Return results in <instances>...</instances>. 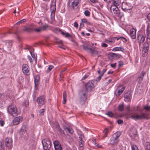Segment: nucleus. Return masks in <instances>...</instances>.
Here are the masks:
<instances>
[{"label": "nucleus", "instance_id": "1", "mask_svg": "<svg viewBox=\"0 0 150 150\" xmlns=\"http://www.w3.org/2000/svg\"><path fill=\"white\" fill-rule=\"evenodd\" d=\"M147 114L146 113H144L143 110H142L136 113L135 115H132L131 116V118L134 120H137L145 119L147 117Z\"/></svg>", "mask_w": 150, "mask_h": 150}, {"label": "nucleus", "instance_id": "2", "mask_svg": "<svg viewBox=\"0 0 150 150\" xmlns=\"http://www.w3.org/2000/svg\"><path fill=\"white\" fill-rule=\"evenodd\" d=\"M7 110L8 112L13 117L18 115L17 108L15 105L12 104L9 105L8 106Z\"/></svg>", "mask_w": 150, "mask_h": 150}, {"label": "nucleus", "instance_id": "3", "mask_svg": "<svg viewBox=\"0 0 150 150\" xmlns=\"http://www.w3.org/2000/svg\"><path fill=\"white\" fill-rule=\"evenodd\" d=\"M120 134V133L119 132H116L113 134L110 139V142L109 143V144L114 145L116 144L119 141L118 138Z\"/></svg>", "mask_w": 150, "mask_h": 150}, {"label": "nucleus", "instance_id": "4", "mask_svg": "<svg viewBox=\"0 0 150 150\" xmlns=\"http://www.w3.org/2000/svg\"><path fill=\"white\" fill-rule=\"evenodd\" d=\"M80 1L81 0H69L67 4L71 8L75 9L77 8L78 5Z\"/></svg>", "mask_w": 150, "mask_h": 150}, {"label": "nucleus", "instance_id": "5", "mask_svg": "<svg viewBox=\"0 0 150 150\" xmlns=\"http://www.w3.org/2000/svg\"><path fill=\"white\" fill-rule=\"evenodd\" d=\"M86 94L87 91L86 90H82L79 93V102L81 105L85 103L86 99Z\"/></svg>", "mask_w": 150, "mask_h": 150}, {"label": "nucleus", "instance_id": "6", "mask_svg": "<svg viewBox=\"0 0 150 150\" xmlns=\"http://www.w3.org/2000/svg\"><path fill=\"white\" fill-rule=\"evenodd\" d=\"M97 80H91L87 82L85 85L86 90H83L87 91V93L88 91H90L93 89L95 87L96 81Z\"/></svg>", "mask_w": 150, "mask_h": 150}, {"label": "nucleus", "instance_id": "7", "mask_svg": "<svg viewBox=\"0 0 150 150\" xmlns=\"http://www.w3.org/2000/svg\"><path fill=\"white\" fill-rule=\"evenodd\" d=\"M44 149L45 150H49L51 148V143L48 139H44L42 142Z\"/></svg>", "mask_w": 150, "mask_h": 150}, {"label": "nucleus", "instance_id": "8", "mask_svg": "<svg viewBox=\"0 0 150 150\" xmlns=\"http://www.w3.org/2000/svg\"><path fill=\"white\" fill-rule=\"evenodd\" d=\"M37 101L39 105H42L45 103V98L44 96H40L37 98Z\"/></svg>", "mask_w": 150, "mask_h": 150}, {"label": "nucleus", "instance_id": "9", "mask_svg": "<svg viewBox=\"0 0 150 150\" xmlns=\"http://www.w3.org/2000/svg\"><path fill=\"white\" fill-rule=\"evenodd\" d=\"M22 70L23 73L25 75H29L30 72L28 69V66L26 64L23 65L22 67Z\"/></svg>", "mask_w": 150, "mask_h": 150}, {"label": "nucleus", "instance_id": "10", "mask_svg": "<svg viewBox=\"0 0 150 150\" xmlns=\"http://www.w3.org/2000/svg\"><path fill=\"white\" fill-rule=\"evenodd\" d=\"M121 56L120 54H116L113 53H110L108 55L109 59L111 61H113L116 57H120Z\"/></svg>", "mask_w": 150, "mask_h": 150}, {"label": "nucleus", "instance_id": "11", "mask_svg": "<svg viewBox=\"0 0 150 150\" xmlns=\"http://www.w3.org/2000/svg\"><path fill=\"white\" fill-rule=\"evenodd\" d=\"M5 145L8 148H11L12 146V140L11 138H6L5 140Z\"/></svg>", "mask_w": 150, "mask_h": 150}, {"label": "nucleus", "instance_id": "12", "mask_svg": "<svg viewBox=\"0 0 150 150\" xmlns=\"http://www.w3.org/2000/svg\"><path fill=\"white\" fill-rule=\"evenodd\" d=\"M55 150H61L62 147L60 143L57 140H55L53 142Z\"/></svg>", "mask_w": 150, "mask_h": 150}, {"label": "nucleus", "instance_id": "13", "mask_svg": "<svg viewBox=\"0 0 150 150\" xmlns=\"http://www.w3.org/2000/svg\"><path fill=\"white\" fill-rule=\"evenodd\" d=\"M145 36L142 34L138 35L137 39L138 42L139 43V45H141L142 43H143L144 41Z\"/></svg>", "mask_w": 150, "mask_h": 150}, {"label": "nucleus", "instance_id": "14", "mask_svg": "<svg viewBox=\"0 0 150 150\" xmlns=\"http://www.w3.org/2000/svg\"><path fill=\"white\" fill-rule=\"evenodd\" d=\"M125 100L126 102L130 101L132 98L131 93L129 92H127L125 95Z\"/></svg>", "mask_w": 150, "mask_h": 150}, {"label": "nucleus", "instance_id": "15", "mask_svg": "<svg viewBox=\"0 0 150 150\" xmlns=\"http://www.w3.org/2000/svg\"><path fill=\"white\" fill-rule=\"evenodd\" d=\"M22 117L21 116L15 118L13 121V124L15 125L18 124L20 122L22 121Z\"/></svg>", "mask_w": 150, "mask_h": 150}, {"label": "nucleus", "instance_id": "16", "mask_svg": "<svg viewBox=\"0 0 150 150\" xmlns=\"http://www.w3.org/2000/svg\"><path fill=\"white\" fill-rule=\"evenodd\" d=\"M130 35L132 39H134L136 38V30L134 28H132L130 30Z\"/></svg>", "mask_w": 150, "mask_h": 150}, {"label": "nucleus", "instance_id": "17", "mask_svg": "<svg viewBox=\"0 0 150 150\" xmlns=\"http://www.w3.org/2000/svg\"><path fill=\"white\" fill-rule=\"evenodd\" d=\"M146 73L145 72L142 71L141 73V75L139 76L137 79V81L139 83H141L142 81L144 76L145 75Z\"/></svg>", "mask_w": 150, "mask_h": 150}, {"label": "nucleus", "instance_id": "18", "mask_svg": "<svg viewBox=\"0 0 150 150\" xmlns=\"http://www.w3.org/2000/svg\"><path fill=\"white\" fill-rule=\"evenodd\" d=\"M113 13L115 16H118L119 17H121L123 16V14L121 13L120 12L118 8L117 9H115L112 12Z\"/></svg>", "mask_w": 150, "mask_h": 150}, {"label": "nucleus", "instance_id": "19", "mask_svg": "<svg viewBox=\"0 0 150 150\" xmlns=\"http://www.w3.org/2000/svg\"><path fill=\"white\" fill-rule=\"evenodd\" d=\"M40 77L39 75H37L34 77V82L35 87L38 86L39 84Z\"/></svg>", "mask_w": 150, "mask_h": 150}, {"label": "nucleus", "instance_id": "20", "mask_svg": "<svg viewBox=\"0 0 150 150\" xmlns=\"http://www.w3.org/2000/svg\"><path fill=\"white\" fill-rule=\"evenodd\" d=\"M146 38L150 40V24H148L147 26L146 30Z\"/></svg>", "mask_w": 150, "mask_h": 150}, {"label": "nucleus", "instance_id": "21", "mask_svg": "<svg viewBox=\"0 0 150 150\" xmlns=\"http://www.w3.org/2000/svg\"><path fill=\"white\" fill-rule=\"evenodd\" d=\"M52 8H53L52 10L51 11V18L52 20H53V19H54V14H55V11L56 9V8L54 6H52L51 7V9Z\"/></svg>", "mask_w": 150, "mask_h": 150}, {"label": "nucleus", "instance_id": "22", "mask_svg": "<svg viewBox=\"0 0 150 150\" xmlns=\"http://www.w3.org/2000/svg\"><path fill=\"white\" fill-rule=\"evenodd\" d=\"M108 131V129L107 128H105L104 129V130L103 131V136L102 137L103 139H105V137H107Z\"/></svg>", "mask_w": 150, "mask_h": 150}, {"label": "nucleus", "instance_id": "23", "mask_svg": "<svg viewBox=\"0 0 150 150\" xmlns=\"http://www.w3.org/2000/svg\"><path fill=\"white\" fill-rule=\"evenodd\" d=\"M122 8L124 10H128L129 9L127 4L126 3L123 2L122 5Z\"/></svg>", "mask_w": 150, "mask_h": 150}, {"label": "nucleus", "instance_id": "24", "mask_svg": "<svg viewBox=\"0 0 150 150\" xmlns=\"http://www.w3.org/2000/svg\"><path fill=\"white\" fill-rule=\"evenodd\" d=\"M125 89L124 87H122L117 92V93H116V95L117 96H120L123 92Z\"/></svg>", "mask_w": 150, "mask_h": 150}, {"label": "nucleus", "instance_id": "25", "mask_svg": "<svg viewBox=\"0 0 150 150\" xmlns=\"http://www.w3.org/2000/svg\"><path fill=\"white\" fill-rule=\"evenodd\" d=\"M112 51H121L124 52L125 51V49L122 47H116L113 48L112 50Z\"/></svg>", "mask_w": 150, "mask_h": 150}, {"label": "nucleus", "instance_id": "26", "mask_svg": "<svg viewBox=\"0 0 150 150\" xmlns=\"http://www.w3.org/2000/svg\"><path fill=\"white\" fill-rule=\"evenodd\" d=\"M148 50L143 48L142 50V54L143 57H145L148 54Z\"/></svg>", "mask_w": 150, "mask_h": 150}, {"label": "nucleus", "instance_id": "27", "mask_svg": "<svg viewBox=\"0 0 150 150\" xmlns=\"http://www.w3.org/2000/svg\"><path fill=\"white\" fill-rule=\"evenodd\" d=\"M63 100L62 103L63 104H64L66 103V102L67 94L66 91H64L63 92Z\"/></svg>", "mask_w": 150, "mask_h": 150}, {"label": "nucleus", "instance_id": "28", "mask_svg": "<svg viewBox=\"0 0 150 150\" xmlns=\"http://www.w3.org/2000/svg\"><path fill=\"white\" fill-rule=\"evenodd\" d=\"M130 136L132 138V139H135V138L137 137V134L134 132L132 131H131L130 132Z\"/></svg>", "mask_w": 150, "mask_h": 150}, {"label": "nucleus", "instance_id": "29", "mask_svg": "<svg viewBox=\"0 0 150 150\" xmlns=\"http://www.w3.org/2000/svg\"><path fill=\"white\" fill-rule=\"evenodd\" d=\"M78 135L79 136V141H84L85 138L84 137V135L82 134H79Z\"/></svg>", "mask_w": 150, "mask_h": 150}, {"label": "nucleus", "instance_id": "30", "mask_svg": "<svg viewBox=\"0 0 150 150\" xmlns=\"http://www.w3.org/2000/svg\"><path fill=\"white\" fill-rule=\"evenodd\" d=\"M112 2L113 4L117 6H119L121 3L120 0H113Z\"/></svg>", "mask_w": 150, "mask_h": 150}, {"label": "nucleus", "instance_id": "31", "mask_svg": "<svg viewBox=\"0 0 150 150\" xmlns=\"http://www.w3.org/2000/svg\"><path fill=\"white\" fill-rule=\"evenodd\" d=\"M118 8L117 7V6L114 5V4H112L111 5V7L110 8V10L111 12H112L113 11L115 10V9H117Z\"/></svg>", "mask_w": 150, "mask_h": 150}, {"label": "nucleus", "instance_id": "32", "mask_svg": "<svg viewBox=\"0 0 150 150\" xmlns=\"http://www.w3.org/2000/svg\"><path fill=\"white\" fill-rule=\"evenodd\" d=\"M23 30L24 31H27L28 32H30L33 30V29L30 27H25L23 29Z\"/></svg>", "mask_w": 150, "mask_h": 150}, {"label": "nucleus", "instance_id": "33", "mask_svg": "<svg viewBox=\"0 0 150 150\" xmlns=\"http://www.w3.org/2000/svg\"><path fill=\"white\" fill-rule=\"evenodd\" d=\"M145 150H150V143L149 142H146L145 143Z\"/></svg>", "mask_w": 150, "mask_h": 150}, {"label": "nucleus", "instance_id": "34", "mask_svg": "<svg viewBox=\"0 0 150 150\" xmlns=\"http://www.w3.org/2000/svg\"><path fill=\"white\" fill-rule=\"evenodd\" d=\"M90 51V53L94 55H96L98 54V52L94 49H91V50Z\"/></svg>", "mask_w": 150, "mask_h": 150}, {"label": "nucleus", "instance_id": "35", "mask_svg": "<svg viewBox=\"0 0 150 150\" xmlns=\"http://www.w3.org/2000/svg\"><path fill=\"white\" fill-rule=\"evenodd\" d=\"M47 5L46 4H45L44 6V7H42L41 9V11L42 12H43V13H44L47 11Z\"/></svg>", "mask_w": 150, "mask_h": 150}, {"label": "nucleus", "instance_id": "36", "mask_svg": "<svg viewBox=\"0 0 150 150\" xmlns=\"http://www.w3.org/2000/svg\"><path fill=\"white\" fill-rule=\"evenodd\" d=\"M34 50L33 49V51H32L31 50H30V53L31 54L32 57L34 59H35V61L36 60L37 61V58H36V56L35 54H33V53Z\"/></svg>", "mask_w": 150, "mask_h": 150}, {"label": "nucleus", "instance_id": "37", "mask_svg": "<svg viewBox=\"0 0 150 150\" xmlns=\"http://www.w3.org/2000/svg\"><path fill=\"white\" fill-rule=\"evenodd\" d=\"M48 25H43L40 28L41 30V31H44L46 30V29L48 28Z\"/></svg>", "mask_w": 150, "mask_h": 150}, {"label": "nucleus", "instance_id": "38", "mask_svg": "<svg viewBox=\"0 0 150 150\" xmlns=\"http://www.w3.org/2000/svg\"><path fill=\"white\" fill-rule=\"evenodd\" d=\"M149 43L147 42H145L144 44L143 48H145L149 50Z\"/></svg>", "mask_w": 150, "mask_h": 150}, {"label": "nucleus", "instance_id": "39", "mask_svg": "<svg viewBox=\"0 0 150 150\" xmlns=\"http://www.w3.org/2000/svg\"><path fill=\"white\" fill-rule=\"evenodd\" d=\"M26 131V128L25 126L23 125L22 126L21 129V131L20 132H21L22 134H23Z\"/></svg>", "mask_w": 150, "mask_h": 150}, {"label": "nucleus", "instance_id": "40", "mask_svg": "<svg viewBox=\"0 0 150 150\" xmlns=\"http://www.w3.org/2000/svg\"><path fill=\"white\" fill-rule=\"evenodd\" d=\"M118 109L120 111H123L124 109L123 104L119 105L118 106Z\"/></svg>", "mask_w": 150, "mask_h": 150}, {"label": "nucleus", "instance_id": "41", "mask_svg": "<svg viewBox=\"0 0 150 150\" xmlns=\"http://www.w3.org/2000/svg\"><path fill=\"white\" fill-rule=\"evenodd\" d=\"M64 130L65 131H66L67 130L71 134H72L74 132V131L73 129L69 127L67 128L66 129H64Z\"/></svg>", "mask_w": 150, "mask_h": 150}, {"label": "nucleus", "instance_id": "42", "mask_svg": "<svg viewBox=\"0 0 150 150\" xmlns=\"http://www.w3.org/2000/svg\"><path fill=\"white\" fill-rule=\"evenodd\" d=\"M114 38L116 39L117 40H118L120 39H124L125 40V42H127V39L123 37H122L118 36V37H115Z\"/></svg>", "mask_w": 150, "mask_h": 150}, {"label": "nucleus", "instance_id": "43", "mask_svg": "<svg viewBox=\"0 0 150 150\" xmlns=\"http://www.w3.org/2000/svg\"><path fill=\"white\" fill-rule=\"evenodd\" d=\"M26 20L25 19H23L19 21H18L17 23L15 25H19L20 24L23 23L25 22Z\"/></svg>", "mask_w": 150, "mask_h": 150}, {"label": "nucleus", "instance_id": "44", "mask_svg": "<svg viewBox=\"0 0 150 150\" xmlns=\"http://www.w3.org/2000/svg\"><path fill=\"white\" fill-rule=\"evenodd\" d=\"M83 47L84 49L86 50H89L91 51L92 49L91 47H89L88 45H83Z\"/></svg>", "mask_w": 150, "mask_h": 150}, {"label": "nucleus", "instance_id": "45", "mask_svg": "<svg viewBox=\"0 0 150 150\" xmlns=\"http://www.w3.org/2000/svg\"><path fill=\"white\" fill-rule=\"evenodd\" d=\"M106 114L107 115L111 117H112L113 116V113L110 111L108 112Z\"/></svg>", "mask_w": 150, "mask_h": 150}, {"label": "nucleus", "instance_id": "46", "mask_svg": "<svg viewBox=\"0 0 150 150\" xmlns=\"http://www.w3.org/2000/svg\"><path fill=\"white\" fill-rule=\"evenodd\" d=\"M54 67V66L52 65H50L47 70V72H49Z\"/></svg>", "mask_w": 150, "mask_h": 150}, {"label": "nucleus", "instance_id": "47", "mask_svg": "<svg viewBox=\"0 0 150 150\" xmlns=\"http://www.w3.org/2000/svg\"><path fill=\"white\" fill-rule=\"evenodd\" d=\"M84 142V141H79V145L81 147H83Z\"/></svg>", "mask_w": 150, "mask_h": 150}, {"label": "nucleus", "instance_id": "48", "mask_svg": "<svg viewBox=\"0 0 150 150\" xmlns=\"http://www.w3.org/2000/svg\"><path fill=\"white\" fill-rule=\"evenodd\" d=\"M144 109L146 111H149L150 110V106H145L144 107Z\"/></svg>", "mask_w": 150, "mask_h": 150}, {"label": "nucleus", "instance_id": "49", "mask_svg": "<svg viewBox=\"0 0 150 150\" xmlns=\"http://www.w3.org/2000/svg\"><path fill=\"white\" fill-rule=\"evenodd\" d=\"M132 150H138V149L136 145H133L132 146Z\"/></svg>", "mask_w": 150, "mask_h": 150}, {"label": "nucleus", "instance_id": "50", "mask_svg": "<svg viewBox=\"0 0 150 150\" xmlns=\"http://www.w3.org/2000/svg\"><path fill=\"white\" fill-rule=\"evenodd\" d=\"M84 14L86 16H88L90 14V13L89 11L88 10H86L84 11Z\"/></svg>", "mask_w": 150, "mask_h": 150}, {"label": "nucleus", "instance_id": "51", "mask_svg": "<svg viewBox=\"0 0 150 150\" xmlns=\"http://www.w3.org/2000/svg\"><path fill=\"white\" fill-rule=\"evenodd\" d=\"M118 64V67L119 68L121 67L123 64V62L121 61H119Z\"/></svg>", "mask_w": 150, "mask_h": 150}, {"label": "nucleus", "instance_id": "52", "mask_svg": "<svg viewBox=\"0 0 150 150\" xmlns=\"http://www.w3.org/2000/svg\"><path fill=\"white\" fill-rule=\"evenodd\" d=\"M25 49H28L29 50V52H30V50H31L32 51V50H33V48L31 46H27L25 48Z\"/></svg>", "mask_w": 150, "mask_h": 150}, {"label": "nucleus", "instance_id": "53", "mask_svg": "<svg viewBox=\"0 0 150 150\" xmlns=\"http://www.w3.org/2000/svg\"><path fill=\"white\" fill-rule=\"evenodd\" d=\"M23 105L25 107H27L29 105V101L28 100H26L24 102Z\"/></svg>", "mask_w": 150, "mask_h": 150}, {"label": "nucleus", "instance_id": "54", "mask_svg": "<svg viewBox=\"0 0 150 150\" xmlns=\"http://www.w3.org/2000/svg\"><path fill=\"white\" fill-rule=\"evenodd\" d=\"M108 45L104 43H102L101 44V46L103 47H108Z\"/></svg>", "mask_w": 150, "mask_h": 150}, {"label": "nucleus", "instance_id": "55", "mask_svg": "<svg viewBox=\"0 0 150 150\" xmlns=\"http://www.w3.org/2000/svg\"><path fill=\"white\" fill-rule=\"evenodd\" d=\"M44 112V109L41 110L40 111V114L41 115H43Z\"/></svg>", "mask_w": 150, "mask_h": 150}, {"label": "nucleus", "instance_id": "56", "mask_svg": "<svg viewBox=\"0 0 150 150\" xmlns=\"http://www.w3.org/2000/svg\"><path fill=\"white\" fill-rule=\"evenodd\" d=\"M134 110L139 111L140 110V107L139 106H137L136 108H135Z\"/></svg>", "mask_w": 150, "mask_h": 150}, {"label": "nucleus", "instance_id": "57", "mask_svg": "<svg viewBox=\"0 0 150 150\" xmlns=\"http://www.w3.org/2000/svg\"><path fill=\"white\" fill-rule=\"evenodd\" d=\"M65 36L66 37H71L72 36L70 35L69 33H66L65 34Z\"/></svg>", "mask_w": 150, "mask_h": 150}, {"label": "nucleus", "instance_id": "58", "mask_svg": "<svg viewBox=\"0 0 150 150\" xmlns=\"http://www.w3.org/2000/svg\"><path fill=\"white\" fill-rule=\"evenodd\" d=\"M116 63H115L113 64H110V66L111 67L113 68H115L116 66Z\"/></svg>", "mask_w": 150, "mask_h": 150}, {"label": "nucleus", "instance_id": "59", "mask_svg": "<svg viewBox=\"0 0 150 150\" xmlns=\"http://www.w3.org/2000/svg\"><path fill=\"white\" fill-rule=\"evenodd\" d=\"M35 31L38 32H40L41 31V30L40 28H36L35 30Z\"/></svg>", "mask_w": 150, "mask_h": 150}, {"label": "nucleus", "instance_id": "60", "mask_svg": "<svg viewBox=\"0 0 150 150\" xmlns=\"http://www.w3.org/2000/svg\"><path fill=\"white\" fill-rule=\"evenodd\" d=\"M67 69V68H65L64 69H63L62 71L60 72V73L59 74V76L60 77H61V76L62 74V73L64 72Z\"/></svg>", "mask_w": 150, "mask_h": 150}, {"label": "nucleus", "instance_id": "61", "mask_svg": "<svg viewBox=\"0 0 150 150\" xmlns=\"http://www.w3.org/2000/svg\"><path fill=\"white\" fill-rule=\"evenodd\" d=\"M123 121L120 119H119V120H118L117 121V122L118 123V124H121L122 123H123Z\"/></svg>", "mask_w": 150, "mask_h": 150}, {"label": "nucleus", "instance_id": "62", "mask_svg": "<svg viewBox=\"0 0 150 150\" xmlns=\"http://www.w3.org/2000/svg\"><path fill=\"white\" fill-rule=\"evenodd\" d=\"M103 76V74H100L97 78V80L99 81L101 79L102 76Z\"/></svg>", "mask_w": 150, "mask_h": 150}, {"label": "nucleus", "instance_id": "63", "mask_svg": "<svg viewBox=\"0 0 150 150\" xmlns=\"http://www.w3.org/2000/svg\"><path fill=\"white\" fill-rule=\"evenodd\" d=\"M58 130L61 134H64V131L62 130L60 128H59L58 129Z\"/></svg>", "mask_w": 150, "mask_h": 150}, {"label": "nucleus", "instance_id": "64", "mask_svg": "<svg viewBox=\"0 0 150 150\" xmlns=\"http://www.w3.org/2000/svg\"><path fill=\"white\" fill-rule=\"evenodd\" d=\"M98 31L99 33L103 35H104V34L103 33V31H102L100 30H98Z\"/></svg>", "mask_w": 150, "mask_h": 150}]
</instances>
